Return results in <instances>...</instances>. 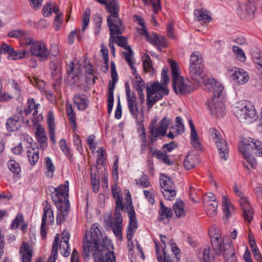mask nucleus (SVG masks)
<instances>
[{"label":"nucleus","mask_w":262,"mask_h":262,"mask_svg":"<svg viewBox=\"0 0 262 262\" xmlns=\"http://www.w3.org/2000/svg\"><path fill=\"white\" fill-rule=\"evenodd\" d=\"M97 223L93 224L90 232H86L83 239V255L88 257L91 251L98 262H116L111 241L103 236Z\"/></svg>","instance_id":"1"},{"label":"nucleus","mask_w":262,"mask_h":262,"mask_svg":"<svg viewBox=\"0 0 262 262\" xmlns=\"http://www.w3.org/2000/svg\"><path fill=\"white\" fill-rule=\"evenodd\" d=\"M212 248L217 255L223 254L225 262H236V256L232 242L229 239L222 238L220 230L212 227L209 230Z\"/></svg>","instance_id":"2"},{"label":"nucleus","mask_w":262,"mask_h":262,"mask_svg":"<svg viewBox=\"0 0 262 262\" xmlns=\"http://www.w3.org/2000/svg\"><path fill=\"white\" fill-rule=\"evenodd\" d=\"M69 186V183L66 181L63 185L55 188L54 191L52 193V199L58 210L56 217V223L58 225L61 224L68 214L70 208Z\"/></svg>","instance_id":"3"},{"label":"nucleus","mask_w":262,"mask_h":262,"mask_svg":"<svg viewBox=\"0 0 262 262\" xmlns=\"http://www.w3.org/2000/svg\"><path fill=\"white\" fill-rule=\"evenodd\" d=\"M167 72L168 69L164 67L161 73L162 84L159 82H155L146 87V101L148 110L151 108L157 101L161 99L163 95H167L168 94L169 90L167 84L168 83L169 79L167 75Z\"/></svg>","instance_id":"4"},{"label":"nucleus","mask_w":262,"mask_h":262,"mask_svg":"<svg viewBox=\"0 0 262 262\" xmlns=\"http://www.w3.org/2000/svg\"><path fill=\"white\" fill-rule=\"evenodd\" d=\"M223 89V86L220 83L211 86V91H212L213 97L208 99L206 103L210 114L216 118L222 117L225 114L224 98L222 95Z\"/></svg>","instance_id":"5"},{"label":"nucleus","mask_w":262,"mask_h":262,"mask_svg":"<svg viewBox=\"0 0 262 262\" xmlns=\"http://www.w3.org/2000/svg\"><path fill=\"white\" fill-rule=\"evenodd\" d=\"M21 46L29 48V51H26L27 53L25 55L30 53L32 56L40 62L47 61L50 54L47 45L43 41L35 40L32 37L24 38L22 40ZM26 50L23 51L22 52Z\"/></svg>","instance_id":"6"},{"label":"nucleus","mask_w":262,"mask_h":262,"mask_svg":"<svg viewBox=\"0 0 262 262\" xmlns=\"http://www.w3.org/2000/svg\"><path fill=\"white\" fill-rule=\"evenodd\" d=\"M169 62L171 69L172 86L174 92L180 95H185L192 93L194 90V86L189 81L184 80L180 75L178 63L170 59Z\"/></svg>","instance_id":"7"},{"label":"nucleus","mask_w":262,"mask_h":262,"mask_svg":"<svg viewBox=\"0 0 262 262\" xmlns=\"http://www.w3.org/2000/svg\"><path fill=\"white\" fill-rule=\"evenodd\" d=\"M238 149L244 158L253 168H255L256 161L251 156L253 151L259 156H262V143L258 141H254L250 138L244 139L239 145Z\"/></svg>","instance_id":"8"},{"label":"nucleus","mask_w":262,"mask_h":262,"mask_svg":"<svg viewBox=\"0 0 262 262\" xmlns=\"http://www.w3.org/2000/svg\"><path fill=\"white\" fill-rule=\"evenodd\" d=\"M158 118L155 117L151 119L148 126V137L149 142L154 143L158 139H162L167 132L171 120L165 117L157 124Z\"/></svg>","instance_id":"9"},{"label":"nucleus","mask_w":262,"mask_h":262,"mask_svg":"<svg viewBox=\"0 0 262 262\" xmlns=\"http://www.w3.org/2000/svg\"><path fill=\"white\" fill-rule=\"evenodd\" d=\"M112 6L114 12L111 14L110 17H107V21L108 27L110 31V38L109 42V48L111 49V53L113 56H115V47L113 41L116 39L115 35L121 34L124 31V28L122 25L121 20L117 18V6L114 3Z\"/></svg>","instance_id":"10"},{"label":"nucleus","mask_w":262,"mask_h":262,"mask_svg":"<svg viewBox=\"0 0 262 262\" xmlns=\"http://www.w3.org/2000/svg\"><path fill=\"white\" fill-rule=\"evenodd\" d=\"M189 75L198 85H202L204 90L211 92V86L218 82L210 78L204 71V67L189 66Z\"/></svg>","instance_id":"11"},{"label":"nucleus","mask_w":262,"mask_h":262,"mask_svg":"<svg viewBox=\"0 0 262 262\" xmlns=\"http://www.w3.org/2000/svg\"><path fill=\"white\" fill-rule=\"evenodd\" d=\"M233 113L240 120L247 123H251L256 120L257 114L254 106L247 101L239 102L234 107Z\"/></svg>","instance_id":"12"},{"label":"nucleus","mask_w":262,"mask_h":262,"mask_svg":"<svg viewBox=\"0 0 262 262\" xmlns=\"http://www.w3.org/2000/svg\"><path fill=\"white\" fill-rule=\"evenodd\" d=\"M210 139L213 141L219 151V156L224 160L228 158L229 147L227 142L224 140L220 132L214 128H211L209 130Z\"/></svg>","instance_id":"13"},{"label":"nucleus","mask_w":262,"mask_h":262,"mask_svg":"<svg viewBox=\"0 0 262 262\" xmlns=\"http://www.w3.org/2000/svg\"><path fill=\"white\" fill-rule=\"evenodd\" d=\"M114 195L115 197H118V199L116 201L117 207L114 214V221H113L111 216L109 217L110 226L116 236L121 237L122 229V218L121 214V210L122 208V202L120 200L118 194L114 193Z\"/></svg>","instance_id":"14"},{"label":"nucleus","mask_w":262,"mask_h":262,"mask_svg":"<svg viewBox=\"0 0 262 262\" xmlns=\"http://www.w3.org/2000/svg\"><path fill=\"white\" fill-rule=\"evenodd\" d=\"M128 52L124 53V59L130 66L133 71V73L135 76V80L134 81V85L136 90L138 91V94L141 98V100L144 99V95L142 93L143 90L144 88V82L142 80L141 77L137 74V70L134 66L133 52L130 49Z\"/></svg>","instance_id":"15"},{"label":"nucleus","mask_w":262,"mask_h":262,"mask_svg":"<svg viewBox=\"0 0 262 262\" xmlns=\"http://www.w3.org/2000/svg\"><path fill=\"white\" fill-rule=\"evenodd\" d=\"M43 211L41 225L40 233L43 238L46 236V225H52L54 223V216L53 209L48 202H46L43 204Z\"/></svg>","instance_id":"16"},{"label":"nucleus","mask_w":262,"mask_h":262,"mask_svg":"<svg viewBox=\"0 0 262 262\" xmlns=\"http://www.w3.org/2000/svg\"><path fill=\"white\" fill-rule=\"evenodd\" d=\"M228 75L232 81L238 84H244L249 79V76L247 71L237 67L229 69Z\"/></svg>","instance_id":"17"},{"label":"nucleus","mask_w":262,"mask_h":262,"mask_svg":"<svg viewBox=\"0 0 262 262\" xmlns=\"http://www.w3.org/2000/svg\"><path fill=\"white\" fill-rule=\"evenodd\" d=\"M127 106L130 113L137 118L139 114V107L137 104V97L135 92H131L129 84H125Z\"/></svg>","instance_id":"18"},{"label":"nucleus","mask_w":262,"mask_h":262,"mask_svg":"<svg viewBox=\"0 0 262 262\" xmlns=\"http://www.w3.org/2000/svg\"><path fill=\"white\" fill-rule=\"evenodd\" d=\"M255 7L251 3H241L237 8V12L240 17L244 19H252L254 17Z\"/></svg>","instance_id":"19"},{"label":"nucleus","mask_w":262,"mask_h":262,"mask_svg":"<svg viewBox=\"0 0 262 262\" xmlns=\"http://www.w3.org/2000/svg\"><path fill=\"white\" fill-rule=\"evenodd\" d=\"M28 108L27 110H25L24 113H26V115H28L29 113H30L33 110L34 112L33 113V119L32 121L34 124L37 122L41 121L43 119V116L41 114L38 115V111L40 104L39 103H35L34 99L30 98L28 100Z\"/></svg>","instance_id":"20"},{"label":"nucleus","mask_w":262,"mask_h":262,"mask_svg":"<svg viewBox=\"0 0 262 262\" xmlns=\"http://www.w3.org/2000/svg\"><path fill=\"white\" fill-rule=\"evenodd\" d=\"M128 215L129 222L126 231V237L127 239H130L133 238L136 230L138 228V225L135 216V212L133 208H130L129 210Z\"/></svg>","instance_id":"21"},{"label":"nucleus","mask_w":262,"mask_h":262,"mask_svg":"<svg viewBox=\"0 0 262 262\" xmlns=\"http://www.w3.org/2000/svg\"><path fill=\"white\" fill-rule=\"evenodd\" d=\"M50 69L52 78L58 81L62 78V66L59 59L54 58L50 62Z\"/></svg>","instance_id":"22"},{"label":"nucleus","mask_w":262,"mask_h":262,"mask_svg":"<svg viewBox=\"0 0 262 262\" xmlns=\"http://www.w3.org/2000/svg\"><path fill=\"white\" fill-rule=\"evenodd\" d=\"M239 203L244 212V217L245 221L250 223L253 219V210L250 206L247 198L241 196L239 199Z\"/></svg>","instance_id":"23"},{"label":"nucleus","mask_w":262,"mask_h":262,"mask_svg":"<svg viewBox=\"0 0 262 262\" xmlns=\"http://www.w3.org/2000/svg\"><path fill=\"white\" fill-rule=\"evenodd\" d=\"M203 203L204 208L209 216H213L217 214L218 202L216 199H209L207 197H204Z\"/></svg>","instance_id":"24"},{"label":"nucleus","mask_w":262,"mask_h":262,"mask_svg":"<svg viewBox=\"0 0 262 262\" xmlns=\"http://www.w3.org/2000/svg\"><path fill=\"white\" fill-rule=\"evenodd\" d=\"M19 253L21 262H31L32 248L30 244L24 242L20 247Z\"/></svg>","instance_id":"25"},{"label":"nucleus","mask_w":262,"mask_h":262,"mask_svg":"<svg viewBox=\"0 0 262 262\" xmlns=\"http://www.w3.org/2000/svg\"><path fill=\"white\" fill-rule=\"evenodd\" d=\"M70 236V233L68 231H63L59 249L61 254L65 257H68L70 253L69 244Z\"/></svg>","instance_id":"26"},{"label":"nucleus","mask_w":262,"mask_h":262,"mask_svg":"<svg viewBox=\"0 0 262 262\" xmlns=\"http://www.w3.org/2000/svg\"><path fill=\"white\" fill-rule=\"evenodd\" d=\"M47 124L50 139L53 143H55L56 142L55 136V123L54 113L52 111L48 112L47 116Z\"/></svg>","instance_id":"27"},{"label":"nucleus","mask_w":262,"mask_h":262,"mask_svg":"<svg viewBox=\"0 0 262 262\" xmlns=\"http://www.w3.org/2000/svg\"><path fill=\"white\" fill-rule=\"evenodd\" d=\"M147 41L151 45L157 47L159 50L166 46L165 38L161 36L158 35L156 33H152L150 34V36H148Z\"/></svg>","instance_id":"28"},{"label":"nucleus","mask_w":262,"mask_h":262,"mask_svg":"<svg viewBox=\"0 0 262 262\" xmlns=\"http://www.w3.org/2000/svg\"><path fill=\"white\" fill-rule=\"evenodd\" d=\"M73 102L77 109L83 111L87 108L89 101L86 96L82 94H76L73 98Z\"/></svg>","instance_id":"29"},{"label":"nucleus","mask_w":262,"mask_h":262,"mask_svg":"<svg viewBox=\"0 0 262 262\" xmlns=\"http://www.w3.org/2000/svg\"><path fill=\"white\" fill-rule=\"evenodd\" d=\"M35 133L38 142L40 144V147L43 149L47 145V137L44 127L41 125H37Z\"/></svg>","instance_id":"30"},{"label":"nucleus","mask_w":262,"mask_h":262,"mask_svg":"<svg viewBox=\"0 0 262 262\" xmlns=\"http://www.w3.org/2000/svg\"><path fill=\"white\" fill-rule=\"evenodd\" d=\"M149 151L153 156L165 164L169 165L173 163L169 159V156L164 151H162L153 148H150Z\"/></svg>","instance_id":"31"},{"label":"nucleus","mask_w":262,"mask_h":262,"mask_svg":"<svg viewBox=\"0 0 262 262\" xmlns=\"http://www.w3.org/2000/svg\"><path fill=\"white\" fill-rule=\"evenodd\" d=\"M199 163V157L196 154L189 153L184 160L185 168L189 170L194 168Z\"/></svg>","instance_id":"32"},{"label":"nucleus","mask_w":262,"mask_h":262,"mask_svg":"<svg viewBox=\"0 0 262 262\" xmlns=\"http://www.w3.org/2000/svg\"><path fill=\"white\" fill-rule=\"evenodd\" d=\"M6 125L9 131L14 132L17 130L21 125L19 117L17 115H13L9 118Z\"/></svg>","instance_id":"33"},{"label":"nucleus","mask_w":262,"mask_h":262,"mask_svg":"<svg viewBox=\"0 0 262 262\" xmlns=\"http://www.w3.org/2000/svg\"><path fill=\"white\" fill-rule=\"evenodd\" d=\"M189 66L204 67V60L199 52L194 51L192 53L190 56Z\"/></svg>","instance_id":"34"},{"label":"nucleus","mask_w":262,"mask_h":262,"mask_svg":"<svg viewBox=\"0 0 262 262\" xmlns=\"http://www.w3.org/2000/svg\"><path fill=\"white\" fill-rule=\"evenodd\" d=\"M198 257L202 262H212L214 255L210 247L206 246L202 251L199 253Z\"/></svg>","instance_id":"35"},{"label":"nucleus","mask_w":262,"mask_h":262,"mask_svg":"<svg viewBox=\"0 0 262 262\" xmlns=\"http://www.w3.org/2000/svg\"><path fill=\"white\" fill-rule=\"evenodd\" d=\"M222 207L224 217L228 219L234 211L233 206L229 202L227 197L223 195L222 197Z\"/></svg>","instance_id":"36"},{"label":"nucleus","mask_w":262,"mask_h":262,"mask_svg":"<svg viewBox=\"0 0 262 262\" xmlns=\"http://www.w3.org/2000/svg\"><path fill=\"white\" fill-rule=\"evenodd\" d=\"M66 113L70 125L74 130H76L77 128L76 114L74 112V110L71 103L66 104Z\"/></svg>","instance_id":"37"},{"label":"nucleus","mask_w":262,"mask_h":262,"mask_svg":"<svg viewBox=\"0 0 262 262\" xmlns=\"http://www.w3.org/2000/svg\"><path fill=\"white\" fill-rule=\"evenodd\" d=\"M59 12V8L56 4L52 2L46 3L42 9V14L45 17L49 16L51 14L52 12L57 14Z\"/></svg>","instance_id":"38"},{"label":"nucleus","mask_w":262,"mask_h":262,"mask_svg":"<svg viewBox=\"0 0 262 262\" xmlns=\"http://www.w3.org/2000/svg\"><path fill=\"white\" fill-rule=\"evenodd\" d=\"M194 15L199 21L204 23H209L211 21V18L209 12L205 9H196L194 11Z\"/></svg>","instance_id":"39"},{"label":"nucleus","mask_w":262,"mask_h":262,"mask_svg":"<svg viewBox=\"0 0 262 262\" xmlns=\"http://www.w3.org/2000/svg\"><path fill=\"white\" fill-rule=\"evenodd\" d=\"M60 236L59 234H57L54 237V243L52 245V251L50 256L48 259V262H55L57 257L58 242Z\"/></svg>","instance_id":"40"},{"label":"nucleus","mask_w":262,"mask_h":262,"mask_svg":"<svg viewBox=\"0 0 262 262\" xmlns=\"http://www.w3.org/2000/svg\"><path fill=\"white\" fill-rule=\"evenodd\" d=\"M67 71L69 74H73L77 77L79 76L82 73L81 68L76 60L71 61L67 65Z\"/></svg>","instance_id":"41"},{"label":"nucleus","mask_w":262,"mask_h":262,"mask_svg":"<svg viewBox=\"0 0 262 262\" xmlns=\"http://www.w3.org/2000/svg\"><path fill=\"white\" fill-rule=\"evenodd\" d=\"M157 257L159 262H173L170 257L166 255L165 250L161 247V250L160 249L157 243L155 242Z\"/></svg>","instance_id":"42"},{"label":"nucleus","mask_w":262,"mask_h":262,"mask_svg":"<svg viewBox=\"0 0 262 262\" xmlns=\"http://www.w3.org/2000/svg\"><path fill=\"white\" fill-rule=\"evenodd\" d=\"M176 215L178 217H182L185 216L186 211L184 207V203L181 200H177L173 206Z\"/></svg>","instance_id":"43"},{"label":"nucleus","mask_w":262,"mask_h":262,"mask_svg":"<svg viewBox=\"0 0 262 262\" xmlns=\"http://www.w3.org/2000/svg\"><path fill=\"white\" fill-rule=\"evenodd\" d=\"M159 220H163L171 217L172 212L170 208L166 207L162 202H160V209L159 211Z\"/></svg>","instance_id":"44"},{"label":"nucleus","mask_w":262,"mask_h":262,"mask_svg":"<svg viewBox=\"0 0 262 262\" xmlns=\"http://www.w3.org/2000/svg\"><path fill=\"white\" fill-rule=\"evenodd\" d=\"M190 143L196 150L199 151L202 150V144L201 140L197 132L190 133Z\"/></svg>","instance_id":"45"},{"label":"nucleus","mask_w":262,"mask_h":262,"mask_svg":"<svg viewBox=\"0 0 262 262\" xmlns=\"http://www.w3.org/2000/svg\"><path fill=\"white\" fill-rule=\"evenodd\" d=\"M27 155L31 165H35L39 159L38 148H30L27 151Z\"/></svg>","instance_id":"46"},{"label":"nucleus","mask_w":262,"mask_h":262,"mask_svg":"<svg viewBox=\"0 0 262 262\" xmlns=\"http://www.w3.org/2000/svg\"><path fill=\"white\" fill-rule=\"evenodd\" d=\"M160 184L163 190H167V189L174 187L173 182L170 178L164 174H161L160 176Z\"/></svg>","instance_id":"47"},{"label":"nucleus","mask_w":262,"mask_h":262,"mask_svg":"<svg viewBox=\"0 0 262 262\" xmlns=\"http://www.w3.org/2000/svg\"><path fill=\"white\" fill-rule=\"evenodd\" d=\"M44 162L45 164V169L46 170V176L50 178H52L55 169L52 161L50 158L47 157L45 158Z\"/></svg>","instance_id":"48"},{"label":"nucleus","mask_w":262,"mask_h":262,"mask_svg":"<svg viewBox=\"0 0 262 262\" xmlns=\"http://www.w3.org/2000/svg\"><path fill=\"white\" fill-rule=\"evenodd\" d=\"M96 2L101 4H104L106 5V9L107 10L108 12L110 13V15L108 17H110L111 15V14L114 12V10L112 8L114 3L118 7V10H117V18H118V12L119 11V7L118 2H117V0H110L108 1V2H106V0H95Z\"/></svg>","instance_id":"49"},{"label":"nucleus","mask_w":262,"mask_h":262,"mask_svg":"<svg viewBox=\"0 0 262 262\" xmlns=\"http://www.w3.org/2000/svg\"><path fill=\"white\" fill-rule=\"evenodd\" d=\"M143 66L144 70L146 72L153 73L154 68L152 61L147 54H144L142 56Z\"/></svg>","instance_id":"50"},{"label":"nucleus","mask_w":262,"mask_h":262,"mask_svg":"<svg viewBox=\"0 0 262 262\" xmlns=\"http://www.w3.org/2000/svg\"><path fill=\"white\" fill-rule=\"evenodd\" d=\"M83 33H81L80 29H76L70 32L68 37V42L69 45H72L74 43L75 38L77 37L79 41H80L83 37Z\"/></svg>","instance_id":"51"},{"label":"nucleus","mask_w":262,"mask_h":262,"mask_svg":"<svg viewBox=\"0 0 262 262\" xmlns=\"http://www.w3.org/2000/svg\"><path fill=\"white\" fill-rule=\"evenodd\" d=\"M8 36L9 37L20 38L21 43H22V40L24 38L29 37L27 36L26 32H25L24 31L21 30H12L8 33Z\"/></svg>","instance_id":"52"},{"label":"nucleus","mask_w":262,"mask_h":262,"mask_svg":"<svg viewBox=\"0 0 262 262\" xmlns=\"http://www.w3.org/2000/svg\"><path fill=\"white\" fill-rule=\"evenodd\" d=\"M28 78L32 84L41 91L43 90L45 87V83L43 80L35 76H29Z\"/></svg>","instance_id":"53"},{"label":"nucleus","mask_w":262,"mask_h":262,"mask_svg":"<svg viewBox=\"0 0 262 262\" xmlns=\"http://www.w3.org/2000/svg\"><path fill=\"white\" fill-rule=\"evenodd\" d=\"M252 57L254 62L258 66L257 69L261 77H262V54L258 52L254 53L252 54Z\"/></svg>","instance_id":"54"},{"label":"nucleus","mask_w":262,"mask_h":262,"mask_svg":"<svg viewBox=\"0 0 262 262\" xmlns=\"http://www.w3.org/2000/svg\"><path fill=\"white\" fill-rule=\"evenodd\" d=\"M91 11L89 9H86L83 14L82 18L81 32H83L89 24Z\"/></svg>","instance_id":"55"},{"label":"nucleus","mask_w":262,"mask_h":262,"mask_svg":"<svg viewBox=\"0 0 262 262\" xmlns=\"http://www.w3.org/2000/svg\"><path fill=\"white\" fill-rule=\"evenodd\" d=\"M94 33L95 36H98L101 31V26L102 22V17L98 15L95 16L94 18Z\"/></svg>","instance_id":"56"},{"label":"nucleus","mask_w":262,"mask_h":262,"mask_svg":"<svg viewBox=\"0 0 262 262\" xmlns=\"http://www.w3.org/2000/svg\"><path fill=\"white\" fill-rule=\"evenodd\" d=\"M7 166L8 168L14 173L18 174L21 171L19 164L15 160H9L7 163Z\"/></svg>","instance_id":"57"},{"label":"nucleus","mask_w":262,"mask_h":262,"mask_svg":"<svg viewBox=\"0 0 262 262\" xmlns=\"http://www.w3.org/2000/svg\"><path fill=\"white\" fill-rule=\"evenodd\" d=\"M63 23V14L59 12L56 14V16L54 21V27L56 31H59L62 26Z\"/></svg>","instance_id":"58"},{"label":"nucleus","mask_w":262,"mask_h":262,"mask_svg":"<svg viewBox=\"0 0 262 262\" xmlns=\"http://www.w3.org/2000/svg\"><path fill=\"white\" fill-rule=\"evenodd\" d=\"M233 51L238 60L242 62H244L246 60V57L245 53L238 46H234L233 47Z\"/></svg>","instance_id":"59"},{"label":"nucleus","mask_w":262,"mask_h":262,"mask_svg":"<svg viewBox=\"0 0 262 262\" xmlns=\"http://www.w3.org/2000/svg\"><path fill=\"white\" fill-rule=\"evenodd\" d=\"M59 146L61 150L64 153L66 156L70 159L72 158V154L70 152V148L67 145V142L64 139H61L59 141Z\"/></svg>","instance_id":"60"},{"label":"nucleus","mask_w":262,"mask_h":262,"mask_svg":"<svg viewBox=\"0 0 262 262\" xmlns=\"http://www.w3.org/2000/svg\"><path fill=\"white\" fill-rule=\"evenodd\" d=\"M136 184L140 188H146L150 186V183L146 177H142L136 180Z\"/></svg>","instance_id":"61"},{"label":"nucleus","mask_w":262,"mask_h":262,"mask_svg":"<svg viewBox=\"0 0 262 262\" xmlns=\"http://www.w3.org/2000/svg\"><path fill=\"white\" fill-rule=\"evenodd\" d=\"M162 193L164 198L169 200H173L176 195V192L174 187L167 189V190H163Z\"/></svg>","instance_id":"62"},{"label":"nucleus","mask_w":262,"mask_h":262,"mask_svg":"<svg viewBox=\"0 0 262 262\" xmlns=\"http://www.w3.org/2000/svg\"><path fill=\"white\" fill-rule=\"evenodd\" d=\"M144 197L147 199L148 202L154 204L155 203L154 199V190L152 188L150 189L149 190H144L143 191Z\"/></svg>","instance_id":"63"},{"label":"nucleus","mask_w":262,"mask_h":262,"mask_svg":"<svg viewBox=\"0 0 262 262\" xmlns=\"http://www.w3.org/2000/svg\"><path fill=\"white\" fill-rule=\"evenodd\" d=\"M91 184L93 187V191L95 193L97 192L99 189L100 183L98 177L96 175H91Z\"/></svg>","instance_id":"64"}]
</instances>
